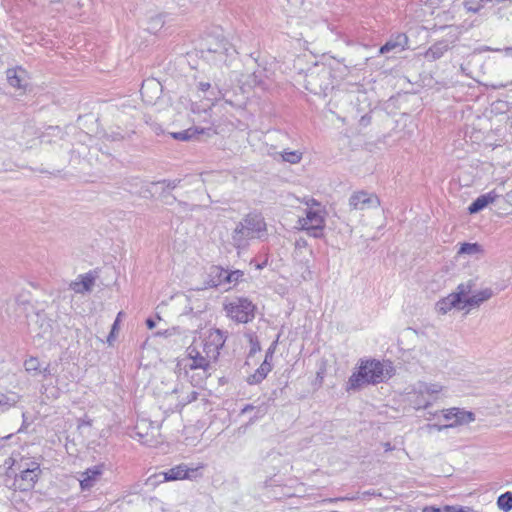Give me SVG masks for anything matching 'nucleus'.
<instances>
[{
    "mask_svg": "<svg viewBox=\"0 0 512 512\" xmlns=\"http://www.w3.org/2000/svg\"><path fill=\"white\" fill-rule=\"evenodd\" d=\"M24 368L28 373H33L34 375L40 372V361L37 357H29L24 361Z\"/></svg>",
    "mask_w": 512,
    "mask_h": 512,
    "instance_id": "bb28decb",
    "label": "nucleus"
},
{
    "mask_svg": "<svg viewBox=\"0 0 512 512\" xmlns=\"http://www.w3.org/2000/svg\"><path fill=\"white\" fill-rule=\"evenodd\" d=\"M123 315H124L123 312H119L117 317H116V319H115V321H114V323H113V325H112L111 331H110V333H109V335L107 337V342L109 344H111L115 340V338H116V334H117V332L119 330L120 318Z\"/></svg>",
    "mask_w": 512,
    "mask_h": 512,
    "instance_id": "c756f323",
    "label": "nucleus"
},
{
    "mask_svg": "<svg viewBox=\"0 0 512 512\" xmlns=\"http://www.w3.org/2000/svg\"><path fill=\"white\" fill-rule=\"evenodd\" d=\"M206 48L209 53L216 54L220 61L226 62L231 44L225 39H207Z\"/></svg>",
    "mask_w": 512,
    "mask_h": 512,
    "instance_id": "ddd939ff",
    "label": "nucleus"
},
{
    "mask_svg": "<svg viewBox=\"0 0 512 512\" xmlns=\"http://www.w3.org/2000/svg\"><path fill=\"white\" fill-rule=\"evenodd\" d=\"M181 180L180 179H174V180H161V181H158L156 182L155 184H161L164 186V188H167V189H175L176 187L179 186Z\"/></svg>",
    "mask_w": 512,
    "mask_h": 512,
    "instance_id": "473e14b6",
    "label": "nucleus"
},
{
    "mask_svg": "<svg viewBox=\"0 0 512 512\" xmlns=\"http://www.w3.org/2000/svg\"><path fill=\"white\" fill-rule=\"evenodd\" d=\"M408 46V37L399 33L393 37H391L379 50L380 54H386L388 52H401L405 50Z\"/></svg>",
    "mask_w": 512,
    "mask_h": 512,
    "instance_id": "2eb2a0df",
    "label": "nucleus"
},
{
    "mask_svg": "<svg viewBox=\"0 0 512 512\" xmlns=\"http://www.w3.org/2000/svg\"><path fill=\"white\" fill-rule=\"evenodd\" d=\"M443 386L439 383H427L419 381L413 385L408 393L409 401L412 406L419 409H426L437 399V395L442 392Z\"/></svg>",
    "mask_w": 512,
    "mask_h": 512,
    "instance_id": "20e7f679",
    "label": "nucleus"
},
{
    "mask_svg": "<svg viewBox=\"0 0 512 512\" xmlns=\"http://www.w3.org/2000/svg\"><path fill=\"white\" fill-rule=\"evenodd\" d=\"M365 494L373 495V496H380L381 495L380 493H376L375 491H369V492H366Z\"/></svg>",
    "mask_w": 512,
    "mask_h": 512,
    "instance_id": "8fccbe9b",
    "label": "nucleus"
},
{
    "mask_svg": "<svg viewBox=\"0 0 512 512\" xmlns=\"http://www.w3.org/2000/svg\"><path fill=\"white\" fill-rule=\"evenodd\" d=\"M25 73L24 70L22 69H19V70H16V69H8L7 70V80L9 82V84L12 86V87H15V88H22L24 87V84L22 83L23 82V74Z\"/></svg>",
    "mask_w": 512,
    "mask_h": 512,
    "instance_id": "412c9836",
    "label": "nucleus"
},
{
    "mask_svg": "<svg viewBox=\"0 0 512 512\" xmlns=\"http://www.w3.org/2000/svg\"><path fill=\"white\" fill-rule=\"evenodd\" d=\"M497 198H499V194H497L495 190L480 195L470 204V206L468 207V211L470 214L478 213L481 210H483L487 205L493 203Z\"/></svg>",
    "mask_w": 512,
    "mask_h": 512,
    "instance_id": "dca6fc26",
    "label": "nucleus"
},
{
    "mask_svg": "<svg viewBox=\"0 0 512 512\" xmlns=\"http://www.w3.org/2000/svg\"><path fill=\"white\" fill-rule=\"evenodd\" d=\"M194 134H195V132L192 129H187L184 131L172 133L171 135L176 140L187 141V140L191 139Z\"/></svg>",
    "mask_w": 512,
    "mask_h": 512,
    "instance_id": "7c9ffc66",
    "label": "nucleus"
},
{
    "mask_svg": "<svg viewBox=\"0 0 512 512\" xmlns=\"http://www.w3.org/2000/svg\"><path fill=\"white\" fill-rule=\"evenodd\" d=\"M225 341L226 337L221 330H211L202 343L192 344L187 348V357L191 361L187 367L190 370H202L201 380L207 379L211 376V365L218 360ZM201 382L197 381L194 386L200 385Z\"/></svg>",
    "mask_w": 512,
    "mask_h": 512,
    "instance_id": "f257e3e1",
    "label": "nucleus"
},
{
    "mask_svg": "<svg viewBox=\"0 0 512 512\" xmlns=\"http://www.w3.org/2000/svg\"><path fill=\"white\" fill-rule=\"evenodd\" d=\"M198 397V393L194 390L190 391L185 397H182L180 400H179V404L184 407L186 406L187 404L195 401Z\"/></svg>",
    "mask_w": 512,
    "mask_h": 512,
    "instance_id": "2f4dec72",
    "label": "nucleus"
},
{
    "mask_svg": "<svg viewBox=\"0 0 512 512\" xmlns=\"http://www.w3.org/2000/svg\"><path fill=\"white\" fill-rule=\"evenodd\" d=\"M151 127L156 134H159L162 131L161 127L157 123H151Z\"/></svg>",
    "mask_w": 512,
    "mask_h": 512,
    "instance_id": "a18cd8bd",
    "label": "nucleus"
},
{
    "mask_svg": "<svg viewBox=\"0 0 512 512\" xmlns=\"http://www.w3.org/2000/svg\"><path fill=\"white\" fill-rule=\"evenodd\" d=\"M266 412H267V408L265 406L258 407L254 419H258V418L264 416L266 414Z\"/></svg>",
    "mask_w": 512,
    "mask_h": 512,
    "instance_id": "e433bc0d",
    "label": "nucleus"
},
{
    "mask_svg": "<svg viewBox=\"0 0 512 512\" xmlns=\"http://www.w3.org/2000/svg\"><path fill=\"white\" fill-rule=\"evenodd\" d=\"M210 86L211 85L208 82H200L198 85L199 89L203 92L207 91L210 88Z\"/></svg>",
    "mask_w": 512,
    "mask_h": 512,
    "instance_id": "a19ab883",
    "label": "nucleus"
},
{
    "mask_svg": "<svg viewBox=\"0 0 512 512\" xmlns=\"http://www.w3.org/2000/svg\"><path fill=\"white\" fill-rule=\"evenodd\" d=\"M36 317H37V319H41V320H43V319H42V317H41V315H40L39 313H37V314H36Z\"/></svg>",
    "mask_w": 512,
    "mask_h": 512,
    "instance_id": "603ef678",
    "label": "nucleus"
},
{
    "mask_svg": "<svg viewBox=\"0 0 512 512\" xmlns=\"http://www.w3.org/2000/svg\"><path fill=\"white\" fill-rule=\"evenodd\" d=\"M176 333H178V330L176 328H172L169 330H165L163 333L159 332L158 334L163 335L165 337H169V336L175 335Z\"/></svg>",
    "mask_w": 512,
    "mask_h": 512,
    "instance_id": "4c0bfd02",
    "label": "nucleus"
},
{
    "mask_svg": "<svg viewBox=\"0 0 512 512\" xmlns=\"http://www.w3.org/2000/svg\"><path fill=\"white\" fill-rule=\"evenodd\" d=\"M451 48L450 43L447 40H440L434 43L426 52L425 58L429 61H435L440 59L445 52Z\"/></svg>",
    "mask_w": 512,
    "mask_h": 512,
    "instance_id": "a211bd4d",
    "label": "nucleus"
},
{
    "mask_svg": "<svg viewBox=\"0 0 512 512\" xmlns=\"http://www.w3.org/2000/svg\"><path fill=\"white\" fill-rule=\"evenodd\" d=\"M330 76L331 70L329 67L324 64H316L305 75L306 90L315 95L326 94V91L332 85Z\"/></svg>",
    "mask_w": 512,
    "mask_h": 512,
    "instance_id": "39448f33",
    "label": "nucleus"
},
{
    "mask_svg": "<svg viewBox=\"0 0 512 512\" xmlns=\"http://www.w3.org/2000/svg\"><path fill=\"white\" fill-rule=\"evenodd\" d=\"M105 469L103 463L97 464L93 467L87 468L84 472L80 473V486L82 490H89L100 480Z\"/></svg>",
    "mask_w": 512,
    "mask_h": 512,
    "instance_id": "9b49d317",
    "label": "nucleus"
},
{
    "mask_svg": "<svg viewBox=\"0 0 512 512\" xmlns=\"http://www.w3.org/2000/svg\"><path fill=\"white\" fill-rule=\"evenodd\" d=\"M134 134V131H120L118 128L117 130H111L110 132H107L105 134V137L107 140L110 141H123L127 138H130L131 135Z\"/></svg>",
    "mask_w": 512,
    "mask_h": 512,
    "instance_id": "b1692460",
    "label": "nucleus"
},
{
    "mask_svg": "<svg viewBox=\"0 0 512 512\" xmlns=\"http://www.w3.org/2000/svg\"><path fill=\"white\" fill-rule=\"evenodd\" d=\"M497 505L505 512L512 510V493L508 491L500 495L497 500Z\"/></svg>",
    "mask_w": 512,
    "mask_h": 512,
    "instance_id": "a878e982",
    "label": "nucleus"
},
{
    "mask_svg": "<svg viewBox=\"0 0 512 512\" xmlns=\"http://www.w3.org/2000/svg\"><path fill=\"white\" fill-rule=\"evenodd\" d=\"M325 217L326 211L324 208H307L306 217L298 219L299 228L306 231L308 236L320 238L323 236Z\"/></svg>",
    "mask_w": 512,
    "mask_h": 512,
    "instance_id": "0eeeda50",
    "label": "nucleus"
},
{
    "mask_svg": "<svg viewBox=\"0 0 512 512\" xmlns=\"http://www.w3.org/2000/svg\"><path fill=\"white\" fill-rule=\"evenodd\" d=\"M180 204L183 206H187V203H185V202H180Z\"/></svg>",
    "mask_w": 512,
    "mask_h": 512,
    "instance_id": "864d4df0",
    "label": "nucleus"
},
{
    "mask_svg": "<svg viewBox=\"0 0 512 512\" xmlns=\"http://www.w3.org/2000/svg\"><path fill=\"white\" fill-rule=\"evenodd\" d=\"M460 512H477V511H475L473 509H468V511H463V509H461Z\"/></svg>",
    "mask_w": 512,
    "mask_h": 512,
    "instance_id": "3c124183",
    "label": "nucleus"
},
{
    "mask_svg": "<svg viewBox=\"0 0 512 512\" xmlns=\"http://www.w3.org/2000/svg\"><path fill=\"white\" fill-rule=\"evenodd\" d=\"M509 3L512 5V0H509Z\"/></svg>",
    "mask_w": 512,
    "mask_h": 512,
    "instance_id": "5fc2aeb1",
    "label": "nucleus"
},
{
    "mask_svg": "<svg viewBox=\"0 0 512 512\" xmlns=\"http://www.w3.org/2000/svg\"><path fill=\"white\" fill-rule=\"evenodd\" d=\"M150 87H154L156 90H160V83L158 82H155L153 80H148V81H145L143 84H142V87H141V95L144 96L145 93H146V90Z\"/></svg>",
    "mask_w": 512,
    "mask_h": 512,
    "instance_id": "72a5a7b5",
    "label": "nucleus"
},
{
    "mask_svg": "<svg viewBox=\"0 0 512 512\" xmlns=\"http://www.w3.org/2000/svg\"><path fill=\"white\" fill-rule=\"evenodd\" d=\"M216 270H217L218 276L220 278L219 279V284L222 283V282L225 283V275L223 273L221 274V270L222 269L216 268Z\"/></svg>",
    "mask_w": 512,
    "mask_h": 512,
    "instance_id": "49530a36",
    "label": "nucleus"
},
{
    "mask_svg": "<svg viewBox=\"0 0 512 512\" xmlns=\"http://www.w3.org/2000/svg\"><path fill=\"white\" fill-rule=\"evenodd\" d=\"M146 325L149 329H153L155 327L156 323L152 318H148L146 320Z\"/></svg>",
    "mask_w": 512,
    "mask_h": 512,
    "instance_id": "c03bdc74",
    "label": "nucleus"
},
{
    "mask_svg": "<svg viewBox=\"0 0 512 512\" xmlns=\"http://www.w3.org/2000/svg\"><path fill=\"white\" fill-rule=\"evenodd\" d=\"M295 246H296V248H300V249H301V248H305V247L307 246V241H306V239H304V238H302V237H300V238L296 239V241H295Z\"/></svg>",
    "mask_w": 512,
    "mask_h": 512,
    "instance_id": "c9c22d12",
    "label": "nucleus"
},
{
    "mask_svg": "<svg viewBox=\"0 0 512 512\" xmlns=\"http://www.w3.org/2000/svg\"><path fill=\"white\" fill-rule=\"evenodd\" d=\"M305 204L307 205V208L313 207V208H323L322 205L314 198H309L305 201Z\"/></svg>",
    "mask_w": 512,
    "mask_h": 512,
    "instance_id": "f704fd0d",
    "label": "nucleus"
},
{
    "mask_svg": "<svg viewBox=\"0 0 512 512\" xmlns=\"http://www.w3.org/2000/svg\"><path fill=\"white\" fill-rule=\"evenodd\" d=\"M493 296V291L490 288H485L476 292L469 298H465V308L478 307L483 302L489 300Z\"/></svg>",
    "mask_w": 512,
    "mask_h": 512,
    "instance_id": "6ab92c4d",
    "label": "nucleus"
},
{
    "mask_svg": "<svg viewBox=\"0 0 512 512\" xmlns=\"http://www.w3.org/2000/svg\"><path fill=\"white\" fill-rule=\"evenodd\" d=\"M38 374H43L44 377L50 375L51 374L50 364H47L43 369L40 368V372H38Z\"/></svg>",
    "mask_w": 512,
    "mask_h": 512,
    "instance_id": "58836bf2",
    "label": "nucleus"
},
{
    "mask_svg": "<svg viewBox=\"0 0 512 512\" xmlns=\"http://www.w3.org/2000/svg\"><path fill=\"white\" fill-rule=\"evenodd\" d=\"M487 2H489V0H462L464 8L468 12L473 13L480 11Z\"/></svg>",
    "mask_w": 512,
    "mask_h": 512,
    "instance_id": "393cba45",
    "label": "nucleus"
},
{
    "mask_svg": "<svg viewBox=\"0 0 512 512\" xmlns=\"http://www.w3.org/2000/svg\"><path fill=\"white\" fill-rule=\"evenodd\" d=\"M94 281H95V278L90 273H87V274L81 276L80 281L72 282L71 288L76 293L88 292L92 289V287L94 285Z\"/></svg>",
    "mask_w": 512,
    "mask_h": 512,
    "instance_id": "aec40b11",
    "label": "nucleus"
},
{
    "mask_svg": "<svg viewBox=\"0 0 512 512\" xmlns=\"http://www.w3.org/2000/svg\"><path fill=\"white\" fill-rule=\"evenodd\" d=\"M49 327H50V326H49V324H48V323H46V324H43V323H42V324H41V326H40V328L42 329V332H39V333H38V335H40V336H42V337H43V336H44V334L48 333V331H49Z\"/></svg>",
    "mask_w": 512,
    "mask_h": 512,
    "instance_id": "ea45409f",
    "label": "nucleus"
},
{
    "mask_svg": "<svg viewBox=\"0 0 512 512\" xmlns=\"http://www.w3.org/2000/svg\"><path fill=\"white\" fill-rule=\"evenodd\" d=\"M272 358H273V350L269 349L266 352L265 359H264L263 363L260 365V367L258 369H256V371L247 378V382L250 385L259 384L266 378V376L272 369V365L270 363Z\"/></svg>",
    "mask_w": 512,
    "mask_h": 512,
    "instance_id": "f8f14e48",
    "label": "nucleus"
},
{
    "mask_svg": "<svg viewBox=\"0 0 512 512\" xmlns=\"http://www.w3.org/2000/svg\"><path fill=\"white\" fill-rule=\"evenodd\" d=\"M441 412L443 414L444 420L448 423L444 425H428L429 429L436 428L438 431H441L446 428L466 425L475 420V414L473 412L466 411L457 407L444 409Z\"/></svg>",
    "mask_w": 512,
    "mask_h": 512,
    "instance_id": "6e6552de",
    "label": "nucleus"
},
{
    "mask_svg": "<svg viewBox=\"0 0 512 512\" xmlns=\"http://www.w3.org/2000/svg\"><path fill=\"white\" fill-rule=\"evenodd\" d=\"M195 471V469H189L185 464H180L163 472V475L166 481H175L189 479L192 477L190 473H194Z\"/></svg>",
    "mask_w": 512,
    "mask_h": 512,
    "instance_id": "f3484780",
    "label": "nucleus"
},
{
    "mask_svg": "<svg viewBox=\"0 0 512 512\" xmlns=\"http://www.w3.org/2000/svg\"><path fill=\"white\" fill-rule=\"evenodd\" d=\"M227 315L238 323H247L254 318V304L246 298H237L225 306Z\"/></svg>",
    "mask_w": 512,
    "mask_h": 512,
    "instance_id": "1a4fd4ad",
    "label": "nucleus"
},
{
    "mask_svg": "<svg viewBox=\"0 0 512 512\" xmlns=\"http://www.w3.org/2000/svg\"><path fill=\"white\" fill-rule=\"evenodd\" d=\"M483 248L478 243H462L459 250L458 255H477L482 254Z\"/></svg>",
    "mask_w": 512,
    "mask_h": 512,
    "instance_id": "4be33fe9",
    "label": "nucleus"
},
{
    "mask_svg": "<svg viewBox=\"0 0 512 512\" xmlns=\"http://www.w3.org/2000/svg\"><path fill=\"white\" fill-rule=\"evenodd\" d=\"M152 23H154L155 26H162L163 20L160 16H156L155 18L152 19Z\"/></svg>",
    "mask_w": 512,
    "mask_h": 512,
    "instance_id": "37998d69",
    "label": "nucleus"
},
{
    "mask_svg": "<svg viewBox=\"0 0 512 512\" xmlns=\"http://www.w3.org/2000/svg\"><path fill=\"white\" fill-rule=\"evenodd\" d=\"M253 409H254V406H253V405L248 404V405H246V406L242 409L241 413H243V414H244V413H246V412H248V411H251V410H253Z\"/></svg>",
    "mask_w": 512,
    "mask_h": 512,
    "instance_id": "de8ad7c7",
    "label": "nucleus"
},
{
    "mask_svg": "<svg viewBox=\"0 0 512 512\" xmlns=\"http://www.w3.org/2000/svg\"><path fill=\"white\" fill-rule=\"evenodd\" d=\"M19 474L14 477L15 490L29 491L34 488L41 474L40 464L29 459H22L18 464Z\"/></svg>",
    "mask_w": 512,
    "mask_h": 512,
    "instance_id": "423d86ee",
    "label": "nucleus"
},
{
    "mask_svg": "<svg viewBox=\"0 0 512 512\" xmlns=\"http://www.w3.org/2000/svg\"><path fill=\"white\" fill-rule=\"evenodd\" d=\"M348 202L351 210L358 211L376 209L380 206V199L377 195L363 190L352 193Z\"/></svg>",
    "mask_w": 512,
    "mask_h": 512,
    "instance_id": "9d476101",
    "label": "nucleus"
},
{
    "mask_svg": "<svg viewBox=\"0 0 512 512\" xmlns=\"http://www.w3.org/2000/svg\"><path fill=\"white\" fill-rule=\"evenodd\" d=\"M282 159L291 164H297L302 159V153L299 151H285L282 153Z\"/></svg>",
    "mask_w": 512,
    "mask_h": 512,
    "instance_id": "cd10ccee",
    "label": "nucleus"
},
{
    "mask_svg": "<svg viewBox=\"0 0 512 512\" xmlns=\"http://www.w3.org/2000/svg\"><path fill=\"white\" fill-rule=\"evenodd\" d=\"M384 447H385V451H390V450H392V446H391V444H390L389 442L385 443V444H384Z\"/></svg>",
    "mask_w": 512,
    "mask_h": 512,
    "instance_id": "09e8293b",
    "label": "nucleus"
},
{
    "mask_svg": "<svg viewBox=\"0 0 512 512\" xmlns=\"http://www.w3.org/2000/svg\"><path fill=\"white\" fill-rule=\"evenodd\" d=\"M225 275V283H236L240 278L243 277V272L240 270L228 272L227 270H221V274Z\"/></svg>",
    "mask_w": 512,
    "mask_h": 512,
    "instance_id": "c85d7f7f",
    "label": "nucleus"
},
{
    "mask_svg": "<svg viewBox=\"0 0 512 512\" xmlns=\"http://www.w3.org/2000/svg\"><path fill=\"white\" fill-rule=\"evenodd\" d=\"M453 308L458 310H464L465 305L460 302V298L457 295H453L450 293L448 296L440 299L436 302L435 309L439 314H446L451 311Z\"/></svg>",
    "mask_w": 512,
    "mask_h": 512,
    "instance_id": "4468645a",
    "label": "nucleus"
},
{
    "mask_svg": "<svg viewBox=\"0 0 512 512\" xmlns=\"http://www.w3.org/2000/svg\"><path fill=\"white\" fill-rule=\"evenodd\" d=\"M473 287L474 283L472 281L461 283L457 286L456 291L452 292V294L459 296L460 302L464 305L465 298L470 297L469 294L472 292Z\"/></svg>",
    "mask_w": 512,
    "mask_h": 512,
    "instance_id": "5701e85b",
    "label": "nucleus"
},
{
    "mask_svg": "<svg viewBox=\"0 0 512 512\" xmlns=\"http://www.w3.org/2000/svg\"><path fill=\"white\" fill-rule=\"evenodd\" d=\"M393 367L385 365L378 360L362 361L357 373H353L348 382L346 390H358L369 384H378L392 377Z\"/></svg>",
    "mask_w": 512,
    "mask_h": 512,
    "instance_id": "7ed1b4c3",
    "label": "nucleus"
},
{
    "mask_svg": "<svg viewBox=\"0 0 512 512\" xmlns=\"http://www.w3.org/2000/svg\"><path fill=\"white\" fill-rule=\"evenodd\" d=\"M267 235V224L260 212H249L236 223L231 232L230 243L238 250H246L251 241L262 239Z\"/></svg>",
    "mask_w": 512,
    "mask_h": 512,
    "instance_id": "f03ea898",
    "label": "nucleus"
},
{
    "mask_svg": "<svg viewBox=\"0 0 512 512\" xmlns=\"http://www.w3.org/2000/svg\"><path fill=\"white\" fill-rule=\"evenodd\" d=\"M422 512H440V509L434 506H426L423 508Z\"/></svg>",
    "mask_w": 512,
    "mask_h": 512,
    "instance_id": "79ce46f5",
    "label": "nucleus"
}]
</instances>
